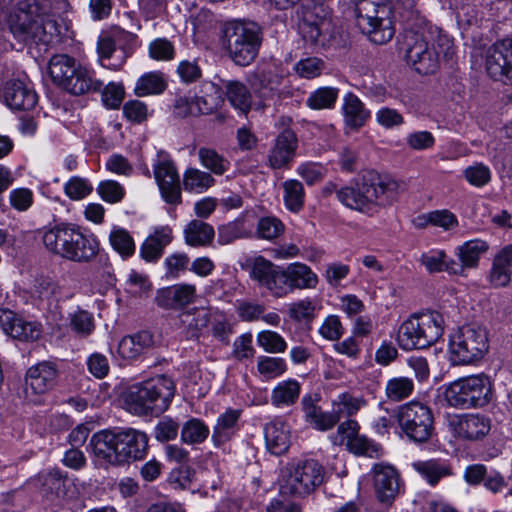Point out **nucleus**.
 Masks as SVG:
<instances>
[{"label":"nucleus","instance_id":"aec40b11","mask_svg":"<svg viewBox=\"0 0 512 512\" xmlns=\"http://www.w3.org/2000/svg\"><path fill=\"white\" fill-rule=\"evenodd\" d=\"M321 396L319 393H308L301 398V409L304 420L313 429L318 431H329L337 424V416L331 411H323L319 406Z\"/></svg>","mask_w":512,"mask_h":512},{"label":"nucleus","instance_id":"58836bf2","mask_svg":"<svg viewBox=\"0 0 512 512\" xmlns=\"http://www.w3.org/2000/svg\"><path fill=\"white\" fill-rule=\"evenodd\" d=\"M166 80L162 72L154 71L142 75L136 82L134 92L139 97L158 95L165 91Z\"/></svg>","mask_w":512,"mask_h":512},{"label":"nucleus","instance_id":"4c0bfd02","mask_svg":"<svg viewBox=\"0 0 512 512\" xmlns=\"http://www.w3.org/2000/svg\"><path fill=\"white\" fill-rule=\"evenodd\" d=\"M415 386L411 378L395 376L387 380L384 388L386 400L391 403L408 399L414 392Z\"/></svg>","mask_w":512,"mask_h":512},{"label":"nucleus","instance_id":"4be33fe9","mask_svg":"<svg viewBox=\"0 0 512 512\" xmlns=\"http://www.w3.org/2000/svg\"><path fill=\"white\" fill-rule=\"evenodd\" d=\"M376 496L383 503L391 502L399 491V474L390 464L377 463L372 468Z\"/></svg>","mask_w":512,"mask_h":512},{"label":"nucleus","instance_id":"f3484780","mask_svg":"<svg viewBox=\"0 0 512 512\" xmlns=\"http://www.w3.org/2000/svg\"><path fill=\"white\" fill-rule=\"evenodd\" d=\"M249 276L259 287L267 289L275 297L286 295L283 285L284 268L275 265L263 256L255 257L249 264Z\"/></svg>","mask_w":512,"mask_h":512},{"label":"nucleus","instance_id":"b1692460","mask_svg":"<svg viewBox=\"0 0 512 512\" xmlns=\"http://www.w3.org/2000/svg\"><path fill=\"white\" fill-rule=\"evenodd\" d=\"M58 370L54 363L44 361L30 367L26 372V390L33 394H44L51 390L57 380Z\"/></svg>","mask_w":512,"mask_h":512},{"label":"nucleus","instance_id":"5701e85b","mask_svg":"<svg viewBox=\"0 0 512 512\" xmlns=\"http://www.w3.org/2000/svg\"><path fill=\"white\" fill-rule=\"evenodd\" d=\"M298 147V139L291 129H285L275 139L268 155V165L272 169H282L292 162Z\"/></svg>","mask_w":512,"mask_h":512},{"label":"nucleus","instance_id":"6e6552de","mask_svg":"<svg viewBox=\"0 0 512 512\" xmlns=\"http://www.w3.org/2000/svg\"><path fill=\"white\" fill-rule=\"evenodd\" d=\"M49 74L54 83L74 95L95 93L103 87L95 71L77 65L74 58L66 54L54 55L48 66Z\"/></svg>","mask_w":512,"mask_h":512},{"label":"nucleus","instance_id":"2eb2a0df","mask_svg":"<svg viewBox=\"0 0 512 512\" xmlns=\"http://www.w3.org/2000/svg\"><path fill=\"white\" fill-rule=\"evenodd\" d=\"M299 30L303 40L314 47L329 46L336 34L331 17L321 6L304 11Z\"/></svg>","mask_w":512,"mask_h":512},{"label":"nucleus","instance_id":"6ab92c4d","mask_svg":"<svg viewBox=\"0 0 512 512\" xmlns=\"http://www.w3.org/2000/svg\"><path fill=\"white\" fill-rule=\"evenodd\" d=\"M449 427L462 440L479 441L489 434L491 420L480 413H465L451 418Z\"/></svg>","mask_w":512,"mask_h":512},{"label":"nucleus","instance_id":"473e14b6","mask_svg":"<svg viewBox=\"0 0 512 512\" xmlns=\"http://www.w3.org/2000/svg\"><path fill=\"white\" fill-rule=\"evenodd\" d=\"M301 392V385L295 379L279 382L271 392V404L276 408H285L294 405Z\"/></svg>","mask_w":512,"mask_h":512},{"label":"nucleus","instance_id":"79ce46f5","mask_svg":"<svg viewBox=\"0 0 512 512\" xmlns=\"http://www.w3.org/2000/svg\"><path fill=\"white\" fill-rule=\"evenodd\" d=\"M209 427L198 418H190L181 429V441L187 445H198L209 437Z\"/></svg>","mask_w":512,"mask_h":512},{"label":"nucleus","instance_id":"de8ad7c7","mask_svg":"<svg viewBox=\"0 0 512 512\" xmlns=\"http://www.w3.org/2000/svg\"><path fill=\"white\" fill-rule=\"evenodd\" d=\"M338 94V88L321 87L310 94L306 104L309 108L314 110L329 109L335 105Z\"/></svg>","mask_w":512,"mask_h":512},{"label":"nucleus","instance_id":"9d476101","mask_svg":"<svg viewBox=\"0 0 512 512\" xmlns=\"http://www.w3.org/2000/svg\"><path fill=\"white\" fill-rule=\"evenodd\" d=\"M393 417L400 429V435L413 443H426L435 432L433 410L424 402L412 400L399 405L394 410Z\"/></svg>","mask_w":512,"mask_h":512},{"label":"nucleus","instance_id":"c85d7f7f","mask_svg":"<svg viewBox=\"0 0 512 512\" xmlns=\"http://www.w3.org/2000/svg\"><path fill=\"white\" fill-rule=\"evenodd\" d=\"M193 98L197 117L213 114L223 102L221 88L210 81L203 82L200 87V95Z\"/></svg>","mask_w":512,"mask_h":512},{"label":"nucleus","instance_id":"20e7f679","mask_svg":"<svg viewBox=\"0 0 512 512\" xmlns=\"http://www.w3.org/2000/svg\"><path fill=\"white\" fill-rule=\"evenodd\" d=\"M398 187L388 176L369 170L359 181L337 191V199L350 209L367 212L374 206L390 205L398 195Z\"/></svg>","mask_w":512,"mask_h":512},{"label":"nucleus","instance_id":"412c9836","mask_svg":"<svg viewBox=\"0 0 512 512\" xmlns=\"http://www.w3.org/2000/svg\"><path fill=\"white\" fill-rule=\"evenodd\" d=\"M195 296V285L180 283L157 290L155 303L165 310H180L191 304Z\"/></svg>","mask_w":512,"mask_h":512},{"label":"nucleus","instance_id":"5fc2aeb1","mask_svg":"<svg viewBox=\"0 0 512 512\" xmlns=\"http://www.w3.org/2000/svg\"><path fill=\"white\" fill-rule=\"evenodd\" d=\"M463 175L470 185L477 188L487 185L492 177L490 168L481 162L474 163L465 168Z\"/></svg>","mask_w":512,"mask_h":512},{"label":"nucleus","instance_id":"9b49d317","mask_svg":"<svg viewBox=\"0 0 512 512\" xmlns=\"http://www.w3.org/2000/svg\"><path fill=\"white\" fill-rule=\"evenodd\" d=\"M443 334V317L432 311L413 315L398 329L397 341L404 350L424 349L436 343Z\"/></svg>","mask_w":512,"mask_h":512},{"label":"nucleus","instance_id":"8fccbe9b","mask_svg":"<svg viewBox=\"0 0 512 512\" xmlns=\"http://www.w3.org/2000/svg\"><path fill=\"white\" fill-rule=\"evenodd\" d=\"M199 161L206 169L216 175L224 174L229 166V162L210 148H200L198 151Z\"/></svg>","mask_w":512,"mask_h":512},{"label":"nucleus","instance_id":"dca6fc26","mask_svg":"<svg viewBox=\"0 0 512 512\" xmlns=\"http://www.w3.org/2000/svg\"><path fill=\"white\" fill-rule=\"evenodd\" d=\"M485 69L493 80L512 85V38L497 41L486 50Z\"/></svg>","mask_w":512,"mask_h":512},{"label":"nucleus","instance_id":"7c9ffc66","mask_svg":"<svg viewBox=\"0 0 512 512\" xmlns=\"http://www.w3.org/2000/svg\"><path fill=\"white\" fill-rule=\"evenodd\" d=\"M153 345V336L148 331L125 336L118 344V354L124 359H134Z\"/></svg>","mask_w":512,"mask_h":512},{"label":"nucleus","instance_id":"a19ab883","mask_svg":"<svg viewBox=\"0 0 512 512\" xmlns=\"http://www.w3.org/2000/svg\"><path fill=\"white\" fill-rule=\"evenodd\" d=\"M214 183L215 179L210 173L197 168H188L183 174V187L188 192L203 193Z\"/></svg>","mask_w":512,"mask_h":512},{"label":"nucleus","instance_id":"0eeeda50","mask_svg":"<svg viewBox=\"0 0 512 512\" xmlns=\"http://www.w3.org/2000/svg\"><path fill=\"white\" fill-rule=\"evenodd\" d=\"M175 384L165 375H159L141 384L130 387L125 404L136 415L161 414L166 411L174 397Z\"/></svg>","mask_w":512,"mask_h":512},{"label":"nucleus","instance_id":"bf43d9fd","mask_svg":"<svg viewBox=\"0 0 512 512\" xmlns=\"http://www.w3.org/2000/svg\"><path fill=\"white\" fill-rule=\"evenodd\" d=\"M176 73L182 83L189 85L201 79L202 68L198 59H186L179 62Z\"/></svg>","mask_w":512,"mask_h":512},{"label":"nucleus","instance_id":"1a4fd4ad","mask_svg":"<svg viewBox=\"0 0 512 512\" xmlns=\"http://www.w3.org/2000/svg\"><path fill=\"white\" fill-rule=\"evenodd\" d=\"M222 32L223 48L236 65L248 66L256 59L263 41L257 24L229 22Z\"/></svg>","mask_w":512,"mask_h":512},{"label":"nucleus","instance_id":"ea45409f","mask_svg":"<svg viewBox=\"0 0 512 512\" xmlns=\"http://www.w3.org/2000/svg\"><path fill=\"white\" fill-rule=\"evenodd\" d=\"M365 404L363 397L354 396L348 392L339 394L332 401V410L337 416V423L341 418L355 415Z\"/></svg>","mask_w":512,"mask_h":512},{"label":"nucleus","instance_id":"338daca9","mask_svg":"<svg viewBox=\"0 0 512 512\" xmlns=\"http://www.w3.org/2000/svg\"><path fill=\"white\" fill-rule=\"evenodd\" d=\"M179 423L170 418H162L154 428V435L159 442H168L176 439L179 431Z\"/></svg>","mask_w":512,"mask_h":512},{"label":"nucleus","instance_id":"774afa93","mask_svg":"<svg viewBox=\"0 0 512 512\" xmlns=\"http://www.w3.org/2000/svg\"><path fill=\"white\" fill-rule=\"evenodd\" d=\"M99 92H101L104 105L112 109L118 108L124 97L123 86L114 82L106 85L103 83Z\"/></svg>","mask_w":512,"mask_h":512},{"label":"nucleus","instance_id":"603ef678","mask_svg":"<svg viewBox=\"0 0 512 512\" xmlns=\"http://www.w3.org/2000/svg\"><path fill=\"white\" fill-rule=\"evenodd\" d=\"M163 264L166 278L177 279L183 272L188 270L190 258L184 252H174L165 258Z\"/></svg>","mask_w":512,"mask_h":512},{"label":"nucleus","instance_id":"69168bd1","mask_svg":"<svg viewBox=\"0 0 512 512\" xmlns=\"http://www.w3.org/2000/svg\"><path fill=\"white\" fill-rule=\"evenodd\" d=\"M92 190V185L88 180L78 176L70 178L64 186L65 194L71 200L83 199L88 196Z\"/></svg>","mask_w":512,"mask_h":512},{"label":"nucleus","instance_id":"0e129e2a","mask_svg":"<svg viewBox=\"0 0 512 512\" xmlns=\"http://www.w3.org/2000/svg\"><path fill=\"white\" fill-rule=\"evenodd\" d=\"M284 231L283 223L276 217H263L257 225V234L260 238L272 240L280 236Z\"/></svg>","mask_w":512,"mask_h":512},{"label":"nucleus","instance_id":"39448f33","mask_svg":"<svg viewBox=\"0 0 512 512\" xmlns=\"http://www.w3.org/2000/svg\"><path fill=\"white\" fill-rule=\"evenodd\" d=\"M94 456L111 465H122L143 459L148 449V437L139 430L126 429L119 432L103 430L90 440Z\"/></svg>","mask_w":512,"mask_h":512},{"label":"nucleus","instance_id":"c9c22d12","mask_svg":"<svg viewBox=\"0 0 512 512\" xmlns=\"http://www.w3.org/2000/svg\"><path fill=\"white\" fill-rule=\"evenodd\" d=\"M488 250V244L480 239H474L463 243L456 249V255L460 260L458 267L461 268V274L465 269L475 268L482 254Z\"/></svg>","mask_w":512,"mask_h":512},{"label":"nucleus","instance_id":"c756f323","mask_svg":"<svg viewBox=\"0 0 512 512\" xmlns=\"http://www.w3.org/2000/svg\"><path fill=\"white\" fill-rule=\"evenodd\" d=\"M342 111L344 122L351 129H360L370 118V111L366 109L360 98L352 92L343 97Z\"/></svg>","mask_w":512,"mask_h":512},{"label":"nucleus","instance_id":"c03bdc74","mask_svg":"<svg viewBox=\"0 0 512 512\" xmlns=\"http://www.w3.org/2000/svg\"><path fill=\"white\" fill-rule=\"evenodd\" d=\"M216 311L207 308H196L193 312L183 314V323H187L192 337H198L200 332L210 325Z\"/></svg>","mask_w":512,"mask_h":512},{"label":"nucleus","instance_id":"37998d69","mask_svg":"<svg viewBox=\"0 0 512 512\" xmlns=\"http://www.w3.org/2000/svg\"><path fill=\"white\" fill-rule=\"evenodd\" d=\"M225 88L231 105L241 112L247 113L251 108L252 97L246 85L239 81H228Z\"/></svg>","mask_w":512,"mask_h":512},{"label":"nucleus","instance_id":"e433bc0d","mask_svg":"<svg viewBox=\"0 0 512 512\" xmlns=\"http://www.w3.org/2000/svg\"><path fill=\"white\" fill-rule=\"evenodd\" d=\"M213 227L201 220H192L184 229V239L191 247H201L210 244L214 238Z\"/></svg>","mask_w":512,"mask_h":512},{"label":"nucleus","instance_id":"864d4df0","mask_svg":"<svg viewBox=\"0 0 512 512\" xmlns=\"http://www.w3.org/2000/svg\"><path fill=\"white\" fill-rule=\"evenodd\" d=\"M256 341L268 353H282L287 348L285 339L279 333L271 330L259 332Z\"/></svg>","mask_w":512,"mask_h":512},{"label":"nucleus","instance_id":"3c124183","mask_svg":"<svg viewBox=\"0 0 512 512\" xmlns=\"http://www.w3.org/2000/svg\"><path fill=\"white\" fill-rule=\"evenodd\" d=\"M346 447L351 453L355 455L366 456L370 458H378L382 451V448L379 444L360 434H358L353 440L349 441Z\"/></svg>","mask_w":512,"mask_h":512},{"label":"nucleus","instance_id":"bb28decb","mask_svg":"<svg viewBox=\"0 0 512 512\" xmlns=\"http://www.w3.org/2000/svg\"><path fill=\"white\" fill-rule=\"evenodd\" d=\"M3 98L12 110H30L37 103L36 93L19 80L7 82Z\"/></svg>","mask_w":512,"mask_h":512},{"label":"nucleus","instance_id":"13d9d810","mask_svg":"<svg viewBox=\"0 0 512 512\" xmlns=\"http://www.w3.org/2000/svg\"><path fill=\"white\" fill-rule=\"evenodd\" d=\"M70 328L82 337L90 335L94 328V320L91 313L85 310H77L70 315Z\"/></svg>","mask_w":512,"mask_h":512},{"label":"nucleus","instance_id":"49530a36","mask_svg":"<svg viewBox=\"0 0 512 512\" xmlns=\"http://www.w3.org/2000/svg\"><path fill=\"white\" fill-rule=\"evenodd\" d=\"M413 468L427 480L431 485L449 474L448 468L437 460L417 461L412 464Z\"/></svg>","mask_w":512,"mask_h":512},{"label":"nucleus","instance_id":"4d7b16f0","mask_svg":"<svg viewBox=\"0 0 512 512\" xmlns=\"http://www.w3.org/2000/svg\"><path fill=\"white\" fill-rule=\"evenodd\" d=\"M257 369L261 375L267 378H276L286 371L287 365L283 358L260 356L257 361Z\"/></svg>","mask_w":512,"mask_h":512},{"label":"nucleus","instance_id":"a211bd4d","mask_svg":"<svg viewBox=\"0 0 512 512\" xmlns=\"http://www.w3.org/2000/svg\"><path fill=\"white\" fill-rule=\"evenodd\" d=\"M153 169L154 178L164 200L169 204L181 203L180 179L170 157L165 153H158Z\"/></svg>","mask_w":512,"mask_h":512},{"label":"nucleus","instance_id":"09e8293b","mask_svg":"<svg viewBox=\"0 0 512 512\" xmlns=\"http://www.w3.org/2000/svg\"><path fill=\"white\" fill-rule=\"evenodd\" d=\"M109 241L112 248L123 258L130 257L135 252L134 240L124 228H113L109 235Z\"/></svg>","mask_w":512,"mask_h":512},{"label":"nucleus","instance_id":"6e6d98bb","mask_svg":"<svg viewBox=\"0 0 512 512\" xmlns=\"http://www.w3.org/2000/svg\"><path fill=\"white\" fill-rule=\"evenodd\" d=\"M248 236L249 232L246 230L243 221H232L218 228V242L221 245H227L237 239L246 238Z\"/></svg>","mask_w":512,"mask_h":512},{"label":"nucleus","instance_id":"f704fd0d","mask_svg":"<svg viewBox=\"0 0 512 512\" xmlns=\"http://www.w3.org/2000/svg\"><path fill=\"white\" fill-rule=\"evenodd\" d=\"M240 413V410L228 409L218 417L212 433V441L216 446H221L233 437Z\"/></svg>","mask_w":512,"mask_h":512},{"label":"nucleus","instance_id":"f8f14e48","mask_svg":"<svg viewBox=\"0 0 512 512\" xmlns=\"http://www.w3.org/2000/svg\"><path fill=\"white\" fill-rule=\"evenodd\" d=\"M325 468L314 459L288 464L282 471L280 492L285 496L303 498L325 481Z\"/></svg>","mask_w":512,"mask_h":512},{"label":"nucleus","instance_id":"72a5a7b5","mask_svg":"<svg viewBox=\"0 0 512 512\" xmlns=\"http://www.w3.org/2000/svg\"><path fill=\"white\" fill-rule=\"evenodd\" d=\"M421 264L429 273L446 271L451 274L461 275V268L451 258H448L443 250H431L420 257Z\"/></svg>","mask_w":512,"mask_h":512},{"label":"nucleus","instance_id":"ddd939ff","mask_svg":"<svg viewBox=\"0 0 512 512\" xmlns=\"http://www.w3.org/2000/svg\"><path fill=\"white\" fill-rule=\"evenodd\" d=\"M444 398L456 409L482 408L492 399L491 380L485 374L459 378L445 388Z\"/></svg>","mask_w":512,"mask_h":512},{"label":"nucleus","instance_id":"f03ea898","mask_svg":"<svg viewBox=\"0 0 512 512\" xmlns=\"http://www.w3.org/2000/svg\"><path fill=\"white\" fill-rule=\"evenodd\" d=\"M8 26L24 44H49L60 33L52 15V0H20L8 16Z\"/></svg>","mask_w":512,"mask_h":512},{"label":"nucleus","instance_id":"393cba45","mask_svg":"<svg viewBox=\"0 0 512 512\" xmlns=\"http://www.w3.org/2000/svg\"><path fill=\"white\" fill-rule=\"evenodd\" d=\"M265 443L268 451L273 455H282L291 444V432L287 423L276 418L267 423L264 428Z\"/></svg>","mask_w":512,"mask_h":512},{"label":"nucleus","instance_id":"e2e57ef3","mask_svg":"<svg viewBox=\"0 0 512 512\" xmlns=\"http://www.w3.org/2000/svg\"><path fill=\"white\" fill-rule=\"evenodd\" d=\"M325 68V63L318 57H308L301 59L295 65L296 73L306 79H312L321 75Z\"/></svg>","mask_w":512,"mask_h":512},{"label":"nucleus","instance_id":"2f4dec72","mask_svg":"<svg viewBox=\"0 0 512 512\" xmlns=\"http://www.w3.org/2000/svg\"><path fill=\"white\" fill-rule=\"evenodd\" d=\"M97 53L101 65L111 70H119L127 58L125 51L117 49L110 37L99 38Z\"/></svg>","mask_w":512,"mask_h":512},{"label":"nucleus","instance_id":"7ed1b4c3","mask_svg":"<svg viewBox=\"0 0 512 512\" xmlns=\"http://www.w3.org/2000/svg\"><path fill=\"white\" fill-rule=\"evenodd\" d=\"M404 46L407 62L420 74L435 72L440 57L448 58L453 54L452 40L439 28L428 25L407 30Z\"/></svg>","mask_w":512,"mask_h":512},{"label":"nucleus","instance_id":"a878e982","mask_svg":"<svg viewBox=\"0 0 512 512\" xmlns=\"http://www.w3.org/2000/svg\"><path fill=\"white\" fill-rule=\"evenodd\" d=\"M318 284V276L306 264L295 262L284 268L283 285L286 294L294 289H314Z\"/></svg>","mask_w":512,"mask_h":512},{"label":"nucleus","instance_id":"a18cd8bd","mask_svg":"<svg viewBox=\"0 0 512 512\" xmlns=\"http://www.w3.org/2000/svg\"><path fill=\"white\" fill-rule=\"evenodd\" d=\"M284 190L285 206L291 212H298L304 205L305 192L298 180H287L282 184Z\"/></svg>","mask_w":512,"mask_h":512},{"label":"nucleus","instance_id":"680f3d73","mask_svg":"<svg viewBox=\"0 0 512 512\" xmlns=\"http://www.w3.org/2000/svg\"><path fill=\"white\" fill-rule=\"evenodd\" d=\"M41 336L40 325L21 318L14 324L11 337L20 341H35Z\"/></svg>","mask_w":512,"mask_h":512},{"label":"nucleus","instance_id":"052dcab7","mask_svg":"<svg viewBox=\"0 0 512 512\" xmlns=\"http://www.w3.org/2000/svg\"><path fill=\"white\" fill-rule=\"evenodd\" d=\"M149 56L157 61H170L175 56L173 43L166 38H157L148 46Z\"/></svg>","mask_w":512,"mask_h":512},{"label":"nucleus","instance_id":"423d86ee","mask_svg":"<svg viewBox=\"0 0 512 512\" xmlns=\"http://www.w3.org/2000/svg\"><path fill=\"white\" fill-rule=\"evenodd\" d=\"M42 242L54 255L79 263L91 261L99 249L94 237L84 235L78 227L66 223L45 230Z\"/></svg>","mask_w":512,"mask_h":512},{"label":"nucleus","instance_id":"4468645a","mask_svg":"<svg viewBox=\"0 0 512 512\" xmlns=\"http://www.w3.org/2000/svg\"><path fill=\"white\" fill-rule=\"evenodd\" d=\"M488 348V332L485 327L476 324L463 326L449 342L453 360L461 364H469L483 358Z\"/></svg>","mask_w":512,"mask_h":512},{"label":"nucleus","instance_id":"cd10ccee","mask_svg":"<svg viewBox=\"0 0 512 512\" xmlns=\"http://www.w3.org/2000/svg\"><path fill=\"white\" fill-rule=\"evenodd\" d=\"M173 240L172 229L168 226L156 228L142 243L141 257L147 262H156L163 254L166 246Z\"/></svg>","mask_w":512,"mask_h":512},{"label":"nucleus","instance_id":"f257e3e1","mask_svg":"<svg viewBox=\"0 0 512 512\" xmlns=\"http://www.w3.org/2000/svg\"><path fill=\"white\" fill-rule=\"evenodd\" d=\"M419 0H358L355 5L356 23L371 42L383 45L394 34L393 14L397 13L405 22L418 19Z\"/></svg>","mask_w":512,"mask_h":512}]
</instances>
